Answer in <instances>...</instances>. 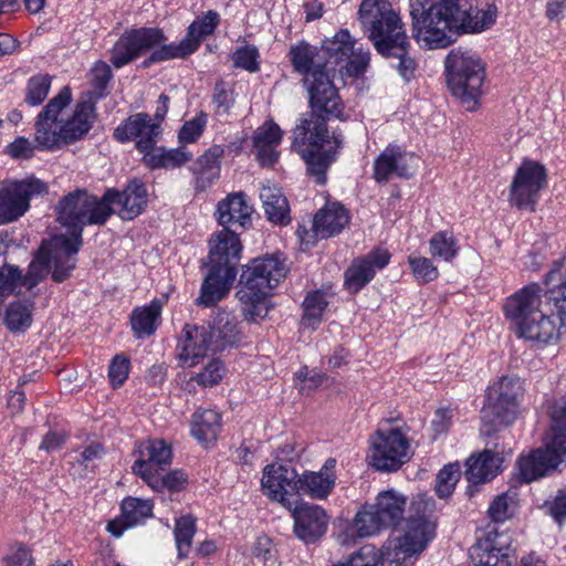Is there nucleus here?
Listing matches in <instances>:
<instances>
[{"instance_id":"nucleus-64","label":"nucleus","mask_w":566,"mask_h":566,"mask_svg":"<svg viewBox=\"0 0 566 566\" xmlns=\"http://www.w3.org/2000/svg\"><path fill=\"white\" fill-rule=\"evenodd\" d=\"M192 157V154L187 151L184 147L172 148L165 150V169H174L188 163Z\"/></svg>"},{"instance_id":"nucleus-52","label":"nucleus","mask_w":566,"mask_h":566,"mask_svg":"<svg viewBox=\"0 0 566 566\" xmlns=\"http://www.w3.org/2000/svg\"><path fill=\"white\" fill-rule=\"evenodd\" d=\"M224 374L223 363L218 358H211L203 365L200 373L190 376V380L197 381L202 387H211L219 384Z\"/></svg>"},{"instance_id":"nucleus-42","label":"nucleus","mask_w":566,"mask_h":566,"mask_svg":"<svg viewBox=\"0 0 566 566\" xmlns=\"http://www.w3.org/2000/svg\"><path fill=\"white\" fill-rule=\"evenodd\" d=\"M208 329L219 350L235 344L240 339V329L235 317L224 311L217 314L213 325Z\"/></svg>"},{"instance_id":"nucleus-54","label":"nucleus","mask_w":566,"mask_h":566,"mask_svg":"<svg viewBox=\"0 0 566 566\" xmlns=\"http://www.w3.org/2000/svg\"><path fill=\"white\" fill-rule=\"evenodd\" d=\"M219 22V14L214 11H208L205 17L193 21L189 28L187 38L196 41V50L198 49L201 40L211 34Z\"/></svg>"},{"instance_id":"nucleus-35","label":"nucleus","mask_w":566,"mask_h":566,"mask_svg":"<svg viewBox=\"0 0 566 566\" xmlns=\"http://www.w3.org/2000/svg\"><path fill=\"white\" fill-rule=\"evenodd\" d=\"M253 206L244 192H233L219 201L217 219L222 226L238 223L244 227L251 219Z\"/></svg>"},{"instance_id":"nucleus-23","label":"nucleus","mask_w":566,"mask_h":566,"mask_svg":"<svg viewBox=\"0 0 566 566\" xmlns=\"http://www.w3.org/2000/svg\"><path fill=\"white\" fill-rule=\"evenodd\" d=\"M219 350L206 326L186 325L179 343V359L184 366L193 367L209 353Z\"/></svg>"},{"instance_id":"nucleus-22","label":"nucleus","mask_w":566,"mask_h":566,"mask_svg":"<svg viewBox=\"0 0 566 566\" xmlns=\"http://www.w3.org/2000/svg\"><path fill=\"white\" fill-rule=\"evenodd\" d=\"M290 511L294 521V533L304 543H314L326 533L329 516L322 506L302 502L295 503Z\"/></svg>"},{"instance_id":"nucleus-59","label":"nucleus","mask_w":566,"mask_h":566,"mask_svg":"<svg viewBox=\"0 0 566 566\" xmlns=\"http://www.w3.org/2000/svg\"><path fill=\"white\" fill-rule=\"evenodd\" d=\"M233 63L237 67L244 69L249 72L259 70V51L255 46L244 45L233 53Z\"/></svg>"},{"instance_id":"nucleus-33","label":"nucleus","mask_w":566,"mask_h":566,"mask_svg":"<svg viewBox=\"0 0 566 566\" xmlns=\"http://www.w3.org/2000/svg\"><path fill=\"white\" fill-rule=\"evenodd\" d=\"M413 174L407 155L396 145L387 146L374 161V178L387 182L391 177L408 178Z\"/></svg>"},{"instance_id":"nucleus-32","label":"nucleus","mask_w":566,"mask_h":566,"mask_svg":"<svg viewBox=\"0 0 566 566\" xmlns=\"http://www.w3.org/2000/svg\"><path fill=\"white\" fill-rule=\"evenodd\" d=\"M335 469L336 460L329 458L319 471H305L300 475V493L315 500H326L336 483Z\"/></svg>"},{"instance_id":"nucleus-49","label":"nucleus","mask_w":566,"mask_h":566,"mask_svg":"<svg viewBox=\"0 0 566 566\" xmlns=\"http://www.w3.org/2000/svg\"><path fill=\"white\" fill-rule=\"evenodd\" d=\"M461 478V469L458 463L444 465L437 474L434 490L440 499L449 497Z\"/></svg>"},{"instance_id":"nucleus-60","label":"nucleus","mask_w":566,"mask_h":566,"mask_svg":"<svg viewBox=\"0 0 566 566\" xmlns=\"http://www.w3.org/2000/svg\"><path fill=\"white\" fill-rule=\"evenodd\" d=\"M129 374V360L123 355H116L108 369V377L113 386H122Z\"/></svg>"},{"instance_id":"nucleus-12","label":"nucleus","mask_w":566,"mask_h":566,"mask_svg":"<svg viewBox=\"0 0 566 566\" xmlns=\"http://www.w3.org/2000/svg\"><path fill=\"white\" fill-rule=\"evenodd\" d=\"M524 387L516 376H502L494 380L486 390L484 406L482 408L483 427L481 432L489 434L491 426H507L513 421L517 411Z\"/></svg>"},{"instance_id":"nucleus-62","label":"nucleus","mask_w":566,"mask_h":566,"mask_svg":"<svg viewBox=\"0 0 566 566\" xmlns=\"http://www.w3.org/2000/svg\"><path fill=\"white\" fill-rule=\"evenodd\" d=\"M545 507L556 522L562 523L566 520V488L559 490L552 501H546Z\"/></svg>"},{"instance_id":"nucleus-5","label":"nucleus","mask_w":566,"mask_h":566,"mask_svg":"<svg viewBox=\"0 0 566 566\" xmlns=\"http://www.w3.org/2000/svg\"><path fill=\"white\" fill-rule=\"evenodd\" d=\"M72 92L64 86L39 113L35 122L34 140L41 149H57L83 138L95 120L92 101L76 103L69 109Z\"/></svg>"},{"instance_id":"nucleus-28","label":"nucleus","mask_w":566,"mask_h":566,"mask_svg":"<svg viewBox=\"0 0 566 566\" xmlns=\"http://www.w3.org/2000/svg\"><path fill=\"white\" fill-rule=\"evenodd\" d=\"M371 504L363 505L338 535L343 545H352L357 538L371 537L387 528Z\"/></svg>"},{"instance_id":"nucleus-50","label":"nucleus","mask_w":566,"mask_h":566,"mask_svg":"<svg viewBox=\"0 0 566 566\" xmlns=\"http://www.w3.org/2000/svg\"><path fill=\"white\" fill-rule=\"evenodd\" d=\"M52 77L48 74H36L29 78L25 90V102L31 106L40 105L48 96Z\"/></svg>"},{"instance_id":"nucleus-18","label":"nucleus","mask_w":566,"mask_h":566,"mask_svg":"<svg viewBox=\"0 0 566 566\" xmlns=\"http://www.w3.org/2000/svg\"><path fill=\"white\" fill-rule=\"evenodd\" d=\"M512 449L496 438L488 442L478 455H471L467 461L465 476L469 482L479 484L493 480L501 471L504 459Z\"/></svg>"},{"instance_id":"nucleus-30","label":"nucleus","mask_w":566,"mask_h":566,"mask_svg":"<svg viewBox=\"0 0 566 566\" xmlns=\"http://www.w3.org/2000/svg\"><path fill=\"white\" fill-rule=\"evenodd\" d=\"M284 132L273 120L268 119L259 126L252 136L256 159L262 166H272L280 157L279 146Z\"/></svg>"},{"instance_id":"nucleus-38","label":"nucleus","mask_w":566,"mask_h":566,"mask_svg":"<svg viewBox=\"0 0 566 566\" xmlns=\"http://www.w3.org/2000/svg\"><path fill=\"white\" fill-rule=\"evenodd\" d=\"M407 499L403 494L396 490H386L380 492L377 497L375 504V511L382 521L386 527H391L397 525L405 513Z\"/></svg>"},{"instance_id":"nucleus-27","label":"nucleus","mask_w":566,"mask_h":566,"mask_svg":"<svg viewBox=\"0 0 566 566\" xmlns=\"http://www.w3.org/2000/svg\"><path fill=\"white\" fill-rule=\"evenodd\" d=\"M139 455L135 460L132 470L135 475L144 482L146 475L154 476L159 472H165L172 458L171 447L164 440H149L140 447Z\"/></svg>"},{"instance_id":"nucleus-31","label":"nucleus","mask_w":566,"mask_h":566,"mask_svg":"<svg viewBox=\"0 0 566 566\" xmlns=\"http://www.w3.org/2000/svg\"><path fill=\"white\" fill-rule=\"evenodd\" d=\"M153 502L138 497H127L122 502V514L107 523L106 530L115 537H120L124 532L144 523L153 515Z\"/></svg>"},{"instance_id":"nucleus-16","label":"nucleus","mask_w":566,"mask_h":566,"mask_svg":"<svg viewBox=\"0 0 566 566\" xmlns=\"http://www.w3.org/2000/svg\"><path fill=\"white\" fill-rule=\"evenodd\" d=\"M545 186V167L533 160H524L511 184L509 201L518 209L534 210L539 192Z\"/></svg>"},{"instance_id":"nucleus-7","label":"nucleus","mask_w":566,"mask_h":566,"mask_svg":"<svg viewBox=\"0 0 566 566\" xmlns=\"http://www.w3.org/2000/svg\"><path fill=\"white\" fill-rule=\"evenodd\" d=\"M292 147L307 165L318 185L326 181V170L342 146L340 136L329 133L325 119L314 112L302 116L292 130Z\"/></svg>"},{"instance_id":"nucleus-2","label":"nucleus","mask_w":566,"mask_h":566,"mask_svg":"<svg viewBox=\"0 0 566 566\" xmlns=\"http://www.w3.org/2000/svg\"><path fill=\"white\" fill-rule=\"evenodd\" d=\"M551 303L541 310L537 285H528L506 298L503 312L515 335L537 347L556 344L566 327V272L556 263L544 280Z\"/></svg>"},{"instance_id":"nucleus-37","label":"nucleus","mask_w":566,"mask_h":566,"mask_svg":"<svg viewBox=\"0 0 566 566\" xmlns=\"http://www.w3.org/2000/svg\"><path fill=\"white\" fill-rule=\"evenodd\" d=\"M224 149L220 145H212L201 155L195 165L196 188L205 190L220 177V161Z\"/></svg>"},{"instance_id":"nucleus-61","label":"nucleus","mask_w":566,"mask_h":566,"mask_svg":"<svg viewBox=\"0 0 566 566\" xmlns=\"http://www.w3.org/2000/svg\"><path fill=\"white\" fill-rule=\"evenodd\" d=\"M6 566H32L33 558L29 547L15 544L6 556Z\"/></svg>"},{"instance_id":"nucleus-41","label":"nucleus","mask_w":566,"mask_h":566,"mask_svg":"<svg viewBox=\"0 0 566 566\" xmlns=\"http://www.w3.org/2000/svg\"><path fill=\"white\" fill-rule=\"evenodd\" d=\"M161 308L163 302L154 300L150 304L133 311L130 324L137 337L149 336L156 331Z\"/></svg>"},{"instance_id":"nucleus-57","label":"nucleus","mask_w":566,"mask_h":566,"mask_svg":"<svg viewBox=\"0 0 566 566\" xmlns=\"http://www.w3.org/2000/svg\"><path fill=\"white\" fill-rule=\"evenodd\" d=\"M207 123L208 116L202 112L187 120L179 130V142L181 144L195 143L202 135Z\"/></svg>"},{"instance_id":"nucleus-6","label":"nucleus","mask_w":566,"mask_h":566,"mask_svg":"<svg viewBox=\"0 0 566 566\" xmlns=\"http://www.w3.org/2000/svg\"><path fill=\"white\" fill-rule=\"evenodd\" d=\"M286 273V264L275 255L256 258L244 266L237 296L247 321L256 322L268 315L269 297Z\"/></svg>"},{"instance_id":"nucleus-63","label":"nucleus","mask_w":566,"mask_h":566,"mask_svg":"<svg viewBox=\"0 0 566 566\" xmlns=\"http://www.w3.org/2000/svg\"><path fill=\"white\" fill-rule=\"evenodd\" d=\"M35 146L25 137H18L7 146V153L14 159H27L33 155Z\"/></svg>"},{"instance_id":"nucleus-44","label":"nucleus","mask_w":566,"mask_h":566,"mask_svg":"<svg viewBox=\"0 0 566 566\" xmlns=\"http://www.w3.org/2000/svg\"><path fill=\"white\" fill-rule=\"evenodd\" d=\"M191 514L181 515L175 521L174 537L179 558L190 554L192 539L197 531V523Z\"/></svg>"},{"instance_id":"nucleus-34","label":"nucleus","mask_w":566,"mask_h":566,"mask_svg":"<svg viewBox=\"0 0 566 566\" xmlns=\"http://www.w3.org/2000/svg\"><path fill=\"white\" fill-rule=\"evenodd\" d=\"M237 275L234 266H212L201 286L200 304L210 306L221 301L230 291Z\"/></svg>"},{"instance_id":"nucleus-8","label":"nucleus","mask_w":566,"mask_h":566,"mask_svg":"<svg viewBox=\"0 0 566 566\" xmlns=\"http://www.w3.org/2000/svg\"><path fill=\"white\" fill-rule=\"evenodd\" d=\"M410 15L416 41L419 45L436 50L449 46L460 32L455 2L441 0H410Z\"/></svg>"},{"instance_id":"nucleus-46","label":"nucleus","mask_w":566,"mask_h":566,"mask_svg":"<svg viewBox=\"0 0 566 566\" xmlns=\"http://www.w3.org/2000/svg\"><path fill=\"white\" fill-rule=\"evenodd\" d=\"M145 483L156 492H179L186 488L188 478L185 472L175 470L167 474L159 472L154 476L146 475Z\"/></svg>"},{"instance_id":"nucleus-21","label":"nucleus","mask_w":566,"mask_h":566,"mask_svg":"<svg viewBox=\"0 0 566 566\" xmlns=\"http://www.w3.org/2000/svg\"><path fill=\"white\" fill-rule=\"evenodd\" d=\"M41 252L39 251L34 260L30 263L28 273L21 274L19 268L14 265L0 266V305L13 293H20L21 289L31 290L41 282L49 273Z\"/></svg>"},{"instance_id":"nucleus-43","label":"nucleus","mask_w":566,"mask_h":566,"mask_svg":"<svg viewBox=\"0 0 566 566\" xmlns=\"http://www.w3.org/2000/svg\"><path fill=\"white\" fill-rule=\"evenodd\" d=\"M33 302L31 300H17L9 304L4 313V325L11 332H24L32 323Z\"/></svg>"},{"instance_id":"nucleus-1","label":"nucleus","mask_w":566,"mask_h":566,"mask_svg":"<svg viewBox=\"0 0 566 566\" xmlns=\"http://www.w3.org/2000/svg\"><path fill=\"white\" fill-rule=\"evenodd\" d=\"M294 70L304 76L313 111L342 118L343 104L334 84L336 73L358 76L369 63V52L357 45L346 30L326 40L321 51L298 42L289 52Z\"/></svg>"},{"instance_id":"nucleus-20","label":"nucleus","mask_w":566,"mask_h":566,"mask_svg":"<svg viewBox=\"0 0 566 566\" xmlns=\"http://www.w3.org/2000/svg\"><path fill=\"white\" fill-rule=\"evenodd\" d=\"M513 555L511 537L495 530L488 531L470 549L476 566H512Z\"/></svg>"},{"instance_id":"nucleus-55","label":"nucleus","mask_w":566,"mask_h":566,"mask_svg":"<svg viewBox=\"0 0 566 566\" xmlns=\"http://www.w3.org/2000/svg\"><path fill=\"white\" fill-rule=\"evenodd\" d=\"M386 45L388 48V52H379V53L386 57H391V56L397 57L399 60L397 67H398L400 75L406 80L409 78V76L412 74V72L415 70V62L412 59L407 56L408 39H407L406 33L403 32V41L401 43V49H402L401 52H399V53L396 52V48H394L396 45V43L394 42V38H390V41H388L386 43Z\"/></svg>"},{"instance_id":"nucleus-51","label":"nucleus","mask_w":566,"mask_h":566,"mask_svg":"<svg viewBox=\"0 0 566 566\" xmlns=\"http://www.w3.org/2000/svg\"><path fill=\"white\" fill-rule=\"evenodd\" d=\"M88 82L92 86L90 95L92 98H99L105 95L107 84L112 78V71L108 64L97 61L88 73Z\"/></svg>"},{"instance_id":"nucleus-36","label":"nucleus","mask_w":566,"mask_h":566,"mask_svg":"<svg viewBox=\"0 0 566 566\" xmlns=\"http://www.w3.org/2000/svg\"><path fill=\"white\" fill-rule=\"evenodd\" d=\"M242 251L238 235L223 229L210 240L209 261L212 266H233L232 261L239 260Z\"/></svg>"},{"instance_id":"nucleus-13","label":"nucleus","mask_w":566,"mask_h":566,"mask_svg":"<svg viewBox=\"0 0 566 566\" xmlns=\"http://www.w3.org/2000/svg\"><path fill=\"white\" fill-rule=\"evenodd\" d=\"M359 19L378 52H388L386 43L394 38L396 52H401L403 28L399 15L387 0H363Z\"/></svg>"},{"instance_id":"nucleus-56","label":"nucleus","mask_w":566,"mask_h":566,"mask_svg":"<svg viewBox=\"0 0 566 566\" xmlns=\"http://www.w3.org/2000/svg\"><path fill=\"white\" fill-rule=\"evenodd\" d=\"M296 381L300 391L308 396L317 388L327 384L328 378L316 369L304 367L296 374Z\"/></svg>"},{"instance_id":"nucleus-4","label":"nucleus","mask_w":566,"mask_h":566,"mask_svg":"<svg viewBox=\"0 0 566 566\" xmlns=\"http://www.w3.org/2000/svg\"><path fill=\"white\" fill-rule=\"evenodd\" d=\"M411 510L402 531L390 536L381 548L364 545L346 562L332 566H412L434 539L437 522L434 501L424 494L413 499Z\"/></svg>"},{"instance_id":"nucleus-29","label":"nucleus","mask_w":566,"mask_h":566,"mask_svg":"<svg viewBox=\"0 0 566 566\" xmlns=\"http://www.w3.org/2000/svg\"><path fill=\"white\" fill-rule=\"evenodd\" d=\"M459 31L463 33H481L491 28L496 20L497 11L494 4H485L478 9L473 0L455 2Z\"/></svg>"},{"instance_id":"nucleus-25","label":"nucleus","mask_w":566,"mask_h":566,"mask_svg":"<svg viewBox=\"0 0 566 566\" xmlns=\"http://www.w3.org/2000/svg\"><path fill=\"white\" fill-rule=\"evenodd\" d=\"M161 133L160 125L155 123L150 115L138 113L129 116L114 132V137L125 143L130 139H137V149H148Z\"/></svg>"},{"instance_id":"nucleus-17","label":"nucleus","mask_w":566,"mask_h":566,"mask_svg":"<svg viewBox=\"0 0 566 566\" xmlns=\"http://www.w3.org/2000/svg\"><path fill=\"white\" fill-rule=\"evenodd\" d=\"M261 490L271 501L292 510L300 493V475L293 468L281 463L268 464L263 469Z\"/></svg>"},{"instance_id":"nucleus-24","label":"nucleus","mask_w":566,"mask_h":566,"mask_svg":"<svg viewBox=\"0 0 566 566\" xmlns=\"http://www.w3.org/2000/svg\"><path fill=\"white\" fill-rule=\"evenodd\" d=\"M102 198L103 202L111 207L112 213H117L123 220H132L139 216L146 206L147 190L144 184L134 180L123 192L108 189Z\"/></svg>"},{"instance_id":"nucleus-40","label":"nucleus","mask_w":566,"mask_h":566,"mask_svg":"<svg viewBox=\"0 0 566 566\" xmlns=\"http://www.w3.org/2000/svg\"><path fill=\"white\" fill-rule=\"evenodd\" d=\"M221 429V416L213 409H199L191 418V436L200 443L216 441Z\"/></svg>"},{"instance_id":"nucleus-14","label":"nucleus","mask_w":566,"mask_h":566,"mask_svg":"<svg viewBox=\"0 0 566 566\" xmlns=\"http://www.w3.org/2000/svg\"><path fill=\"white\" fill-rule=\"evenodd\" d=\"M412 455L406 432L388 422L379 424L369 440V464L378 471H396Z\"/></svg>"},{"instance_id":"nucleus-26","label":"nucleus","mask_w":566,"mask_h":566,"mask_svg":"<svg viewBox=\"0 0 566 566\" xmlns=\"http://www.w3.org/2000/svg\"><path fill=\"white\" fill-rule=\"evenodd\" d=\"M390 261L386 249L377 248L363 258L353 261L345 272V285L350 292H358L373 280L377 271L384 269Z\"/></svg>"},{"instance_id":"nucleus-53","label":"nucleus","mask_w":566,"mask_h":566,"mask_svg":"<svg viewBox=\"0 0 566 566\" xmlns=\"http://www.w3.org/2000/svg\"><path fill=\"white\" fill-rule=\"evenodd\" d=\"M408 263L413 274V277L419 283H428L434 281L439 276L438 268L433 262L418 254H410Z\"/></svg>"},{"instance_id":"nucleus-11","label":"nucleus","mask_w":566,"mask_h":566,"mask_svg":"<svg viewBox=\"0 0 566 566\" xmlns=\"http://www.w3.org/2000/svg\"><path fill=\"white\" fill-rule=\"evenodd\" d=\"M448 85L468 111H473L481 95L485 70L481 56L462 48L453 49L446 59Z\"/></svg>"},{"instance_id":"nucleus-39","label":"nucleus","mask_w":566,"mask_h":566,"mask_svg":"<svg viewBox=\"0 0 566 566\" xmlns=\"http://www.w3.org/2000/svg\"><path fill=\"white\" fill-rule=\"evenodd\" d=\"M260 199L268 219L276 224L290 222V207L281 189L275 185H263L260 190Z\"/></svg>"},{"instance_id":"nucleus-9","label":"nucleus","mask_w":566,"mask_h":566,"mask_svg":"<svg viewBox=\"0 0 566 566\" xmlns=\"http://www.w3.org/2000/svg\"><path fill=\"white\" fill-rule=\"evenodd\" d=\"M566 462V405L556 407L552 413V427L544 438L543 447L520 454L515 464L520 482L531 483L544 478Z\"/></svg>"},{"instance_id":"nucleus-10","label":"nucleus","mask_w":566,"mask_h":566,"mask_svg":"<svg viewBox=\"0 0 566 566\" xmlns=\"http://www.w3.org/2000/svg\"><path fill=\"white\" fill-rule=\"evenodd\" d=\"M165 38L160 30L142 28L125 32L114 44L112 50V63L122 67L145 52L160 45L150 55L151 62L167 61L170 59H184L196 51V41L187 36L178 44L164 45Z\"/></svg>"},{"instance_id":"nucleus-58","label":"nucleus","mask_w":566,"mask_h":566,"mask_svg":"<svg viewBox=\"0 0 566 566\" xmlns=\"http://www.w3.org/2000/svg\"><path fill=\"white\" fill-rule=\"evenodd\" d=\"M252 554L255 559L263 564V566H277V551L268 536H260L256 538Z\"/></svg>"},{"instance_id":"nucleus-19","label":"nucleus","mask_w":566,"mask_h":566,"mask_svg":"<svg viewBox=\"0 0 566 566\" xmlns=\"http://www.w3.org/2000/svg\"><path fill=\"white\" fill-rule=\"evenodd\" d=\"M348 222L349 214L344 206L339 202H328L316 212L312 230L300 227L297 235L303 244H314L318 239L338 234Z\"/></svg>"},{"instance_id":"nucleus-48","label":"nucleus","mask_w":566,"mask_h":566,"mask_svg":"<svg viewBox=\"0 0 566 566\" xmlns=\"http://www.w3.org/2000/svg\"><path fill=\"white\" fill-rule=\"evenodd\" d=\"M517 511V494L505 492L497 495L489 507L492 521L501 523L514 516Z\"/></svg>"},{"instance_id":"nucleus-47","label":"nucleus","mask_w":566,"mask_h":566,"mask_svg":"<svg viewBox=\"0 0 566 566\" xmlns=\"http://www.w3.org/2000/svg\"><path fill=\"white\" fill-rule=\"evenodd\" d=\"M326 306L327 301L324 293L316 291L307 294L303 302L304 314L302 325L315 328L321 323Z\"/></svg>"},{"instance_id":"nucleus-45","label":"nucleus","mask_w":566,"mask_h":566,"mask_svg":"<svg viewBox=\"0 0 566 566\" xmlns=\"http://www.w3.org/2000/svg\"><path fill=\"white\" fill-rule=\"evenodd\" d=\"M459 250V243L450 231H439L429 240V253L433 259L450 263L457 258Z\"/></svg>"},{"instance_id":"nucleus-3","label":"nucleus","mask_w":566,"mask_h":566,"mask_svg":"<svg viewBox=\"0 0 566 566\" xmlns=\"http://www.w3.org/2000/svg\"><path fill=\"white\" fill-rule=\"evenodd\" d=\"M56 214L66 233L55 234L43 241L40 252L52 272L53 280L63 282L75 268V255L82 245L84 227L105 223L112 209L103 202V198L98 199L85 190H76L60 200Z\"/></svg>"},{"instance_id":"nucleus-15","label":"nucleus","mask_w":566,"mask_h":566,"mask_svg":"<svg viewBox=\"0 0 566 566\" xmlns=\"http://www.w3.org/2000/svg\"><path fill=\"white\" fill-rule=\"evenodd\" d=\"M46 192V186L35 178L11 180L0 185V224L21 218L30 208L33 196Z\"/></svg>"}]
</instances>
